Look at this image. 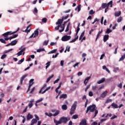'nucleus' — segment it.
<instances>
[{"label":"nucleus","instance_id":"1","mask_svg":"<svg viewBox=\"0 0 125 125\" xmlns=\"http://www.w3.org/2000/svg\"><path fill=\"white\" fill-rule=\"evenodd\" d=\"M95 108H96V105H95V104H93V105L89 106L87 108L86 113L87 114V113H88L89 111L91 113H92L93 112H94V111H95V115L94 116V118H95V117L96 116H97V114H98V110H96Z\"/></svg>","mask_w":125,"mask_h":125},{"label":"nucleus","instance_id":"2","mask_svg":"<svg viewBox=\"0 0 125 125\" xmlns=\"http://www.w3.org/2000/svg\"><path fill=\"white\" fill-rule=\"evenodd\" d=\"M54 123L56 125H61L62 124H67V117H62L59 121L54 119Z\"/></svg>","mask_w":125,"mask_h":125},{"label":"nucleus","instance_id":"3","mask_svg":"<svg viewBox=\"0 0 125 125\" xmlns=\"http://www.w3.org/2000/svg\"><path fill=\"white\" fill-rule=\"evenodd\" d=\"M20 28L18 27V29L16 31H14V32H13L12 31H8L7 32H5V33L3 34L2 35V36H3V37H4V38H7V37H8V36H10L11 35H14V34H16V33H17V32H18L20 30Z\"/></svg>","mask_w":125,"mask_h":125},{"label":"nucleus","instance_id":"4","mask_svg":"<svg viewBox=\"0 0 125 125\" xmlns=\"http://www.w3.org/2000/svg\"><path fill=\"white\" fill-rule=\"evenodd\" d=\"M110 7H113V1H110L108 3H103L102 4V7L103 9L104 8H107V9H109V6H110Z\"/></svg>","mask_w":125,"mask_h":125},{"label":"nucleus","instance_id":"5","mask_svg":"<svg viewBox=\"0 0 125 125\" xmlns=\"http://www.w3.org/2000/svg\"><path fill=\"white\" fill-rule=\"evenodd\" d=\"M77 104L78 103L77 101L74 102L70 109V115H73V114H75V111H76V109H77Z\"/></svg>","mask_w":125,"mask_h":125},{"label":"nucleus","instance_id":"6","mask_svg":"<svg viewBox=\"0 0 125 125\" xmlns=\"http://www.w3.org/2000/svg\"><path fill=\"white\" fill-rule=\"evenodd\" d=\"M70 40H71V36L68 35H64L62 38V42H67V41Z\"/></svg>","mask_w":125,"mask_h":125},{"label":"nucleus","instance_id":"7","mask_svg":"<svg viewBox=\"0 0 125 125\" xmlns=\"http://www.w3.org/2000/svg\"><path fill=\"white\" fill-rule=\"evenodd\" d=\"M79 125H87V123H86V119L85 118L83 119L80 122Z\"/></svg>","mask_w":125,"mask_h":125},{"label":"nucleus","instance_id":"8","mask_svg":"<svg viewBox=\"0 0 125 125\" xmlns=\"http://www.w3.org/2000/svg\"><path fill=\"white\" fill-rule=\"evenodd\" d=\"M27 76H28V75L25 74V75H23L21 77V82H20L21 84H23V81H24V80H25V78L27 77Z\"/></svg>","mask_w":125,"mask_h":125},{"label":"nucleus","instance_id":"9","mask_svg":"<svg viewBox=\"0 0 125 125\" xmlns=\"http://www.w3.org/2000/svg\"><path fill=\"white\" fill-rule=\"evenodd\" d=\"M33 118H34V116L31 114L28 113L26 116V120H27V121H30V120L33 119Z\"/></svg>","mask_w":125,"mask_h":125},{"label":"nucleus","instance_id":"10","mask_svg":"<svg viewBox=\"0 0 125 125\" xmlns=\"http://www.w3.org/2000/svg\"><path fill=\"white\" fill-rule=\"evenodd\" d=\"M103 32V29H101V31H99L97 35V37L96 38V41H97V40H98V38H99V36H100V35H101V34H102V33Z\"/></svg>","mask_w":125,"mask_h":125},{"label":"nucleus","instance_id":"11","mask_svg":"<svg viewBox=\"0 0 125 125\" xmlns=\"http://www.w3.org/2000/svg\"><path fill=\"white\" fill-rule=\"evenodd\" d=\"M63 19H59L58 20V21L56 22V24L57 25H60V26H61V25L62 24V23H63Z\"/></svg>","mask_w":125,"mask_h":125},{"label":"nucleus","instance_id":"12","mask_svg":"<svg viewBox=\"0 0 125 125\" xmlns=\"http://www.w3.org/2000/svg\"><path fill=\"white\" fill-rule=\"evenodd\" d=\"M109 40V35H105L104 36V42H106Z\"/></svg>","mask_w":125,"mask_h":125},{"label":"nucleus","instance_id":"13","mask_svg":"<svg viewBox=\"0 0 125 125\" xmlns=\"http://www.w3.org/2000/svg\"><path fill=\"white\" fill-rule=\"evenodd\" d=\"M89 80H90V76L89 77H86L84 81V84H85V85H86L87 83H88V81H89Z\"/></svg>","mask_w":125,"mask_h":125},{"label":"nucleus","instance_id":"14","mask_svg":"<svg viewBox=\"0 0 125 125\" xmlns=\"http://www.w3.org/2000/svg\"><path fill=\"white\" fill-rule=\"evenodd\" d=\"M106 95H107V91H105L101 94L100 97L102 98H105V97H106Z\"/></svg>","mask_w":125,"mask_h":125},{"label":"nucleus","instance_id":"15","mask_svg":"<svg viewBox=\"0 0 125 125\" xmlns=\"http://www.w3.org/2000/svg\"><path fill=\"white\" fill-rule=\"evenodd\" d=\"M31 26H32V24H29L27 27L26 29L25 30V31H23V32H25V33H27L28 34V33H30V31H31V30L29 29V28L30 27H31Z\"/></svg>","mask_w":125,"mask_h":125},{"label":"nucleus","instance_id":"16","mask_svg":"<svg viewBox=\"0 0 125 125\" xmlns=\"http://www.w3.org/2000/svg\"><path fill=\"white\" fill-rule=\"evenodd\" d=\"M34 100L32 99L29 102V104H28V106L29 107V108L31 109L32 107H33V102H34Z\"/></svg>","mask_w":125,"mask_h":125},{"label":"nucleus","instance_id":"17","mask_svg":"<svg viewBox=\"0 0 125 125\" xmlns=\"http://www.w3.org/2000/svg\"><path fill=\"white\" fill-rule=\"evenodd\" d=\"M17 42H18V41H17V40H15L12 41L11 42V43L12 44V46H13V45H16V44H17Z\"/></svg>","mask_w":125,"mask_h":125},{"label":"nucleus","instance_id":"18","mask_svg":"<svg viewBox=\"0 0 125 125\" xmlns=\"http://www.w3.org/2000/svg\"><path fill=\"white\" fill-rule=\"evenodd\" d=\"M65 25H66L65 23H63L62 24V26L61 25V28H62V30H60L59 31V32H60V33H62V32H63V31H64V29H65Z\"/></svg>","mask_w":125,"mask_h":125},{"label":"nucleus","instance_id":"19","mask_svg":"<svg viewBox=\"0 0 125 125\" xmlns=\"http://www.w3.org/2000/svg\"><path fill=\"white\" fill-rule=\"evenodd\" d=\"M105 78H102L101 80H100V81H99L97 82V83H98V84H100V83H104V82L105 81Z\"/></svg>","mask_w":125,"mask_h":125},{"label":"nucleus","instance_id":"20","mask_svg":"<svg viewBox=\"0 0 125 125\" xmlns=\"http://www.w3.org/2000/svg\"><path fill=\"white\" fill-rule=\"evenodd\" d=\"M66 97H67V94H62L60 97V99H62V98H64L65 99H66Z\"/></svg>","mask_w":125,"mask_h":125},{"label":"nucleus","instance_id":"21","mask_svg":"<svg viewBox=\"0 0 125 125\" xmlns=\"http://www.w3.org/2000/svg\"><path fill=\"white\" fill-rule=\"evenodd\" d=\"M53 77H54V75H52L51 76H50L46 80V83H48L49 82V81H50V80H51V79H52V78H53Z\"/></svg>","mask_w":125,"mask_h":125},{"label":"nucleus","instance_id":"22","mask_svg":"<svg viewBox=\"0 0 125 125\" xmlns=\"http://www.w3.org/2000/svg\"><path fill=\"white\" fill-rule=\"evenodd\" d=\"M62 110H67L68 109V106L66 104H63L62 106Z\"/></svg>","mask_w":125,"mask_h":125},{"label":"nucleus","instance_id":"23","mask_svg":"<svg viewBox=\"0 0 125 125\" xmlns=\"http://www.w3.org/2000/svg\"><path fill=\"white\" fill-rule=\"evenodd\" d=\"M38 121H37V120L36 119H33L31 121V125H34V124H36V123H37Z\"/></svg>","mask_w":125,"mask_h":125},{"label":"nucleus","instance_id":"24","mask_svg":"<svg viewBox=\"0 0 125 125\" xmlns=\"http://www.w3.org/2000/svg\"><path fill=\"white\" fill-rule=\"evenodd\" d=\"M111 106H112V107H113L114 108H115L116 109L119 108V105H118L117 104H115L114 103H112L111 104Z\"/></svg>","mask_w":125,"mask_h":125},{"label":"nucleus","instance_id":"25","mask_svg":"<svg viewBox=\"0 0 125 125\" xmlns=\"http://www.w3.org/2000/svg\"><path fill=\"white\" fill-rule=\"evenodd\" d=\"M34 79H31L29 81V85H31V86H32L33 85V84H34Z\"/></svg>","mask_w":125,"mask_h":125},{"label":"nucleus","instance_id":"26","mask_svg":"<svg viewBox=\"0 0 125 125\" xmlns=\"http://www.w3.org/2000/svg\"><path fill=\"white\" fill-rule=\"evenodd\" d=\"M50 87H51L50 86L47 87L45 90H44L43 92H42V94H43V93H45V92H46L47 90H49V89H50Z\"/></svg>","mask_w":125,"mask_h":125},{"label":"nucleus","instance_id":"27","mask_svg":"<svg viewBox=\"0 0 125 125\" xmlns=\"http://www.w3.org/2000/svg\"><path fill=\"white\" fill-rule=\"evenodd\" d=\"M35 36H34V38H36V37L38 36L39 35V31L35 30L34 31Z\"/></svg>","mask_w":125,"mask_h":125},{"label":"nucleus","instance_id":"28","mask_svg":"<svg viewBox=\"0 0 125 125\" xmlns=\"http://www.w3.org/2000/svg\"><path fill=\"white\" fill-rule=\"evenodd\" d=\"M56 51H57V49H54L53 50H51L50 52H49L48 53V54H51L52 53H55Z\"/></svg>","mask_w":125,"mask_h":125},{"label":"nucleus","instance_id":"29","mask_svg":"<svg viewBox=\"0 0 125 125\" xmlns=\"http://www.w3.org/2000/svg\"><path fill=\"white\" fill-rule=\"evenodd\" d=\"M79 32H80V23H79L78 26H77V29L76 30V36L79 34Z\"/></svg>","mask_w":125,"mask_h":125},{"label":"nucleus","instance_id":"30","mask_svg":"<svg viewBox=\"0 0 125 125\" xmlns=\"http://www.w3.org/2000/svg\"><path fill=\"white\" fill-rule=\"evenodd\" d=\"M59 111L57 110L56 111V112L53 114V117H56V116H58V115H59Z\"/></svg>","mask_w":125,"mask_h":125},{"label":"nucleus","instance_id":"31","mask_svg":"<svg viewBox=\"0 0 125 125\" xmlns=\"http://www.w3.org/2000/svg\"><path fill=\"white\" fill-rule=\"evenodd\" d=\"M78 118H79V115H78V114L74 115L72 117V119H74V120H76V119H78Z\"/></svg>","mask_w":125,"mask_h":125},{"label":"nucleus","instance_id":"32","mask_svg":"<svg viewBox=\"0 0 125 125\" xmlns=\"http://www.w3.org/2000/svg\"><path fill=\"white\" fill-rule=\"evenodd\" d=\"M120 15H121V11L117 12L115 13V16H116V17H118L120 16Z\"/></svg>","mask_w":125,"mask_h":125},{"label":"nucleus","instance_id":"33","mask_svg":"<svg viewBox=\"0 0 125 125\" xmlns=\"http://www.w3.org/2000/svg\"><path fill=\"white\" fill-rule=\"evenodd\" d=\"M48 42H49V40L45 41L43 43V45H47Z\"/></svg>","mask_w":125,"mask_h":125},{"label":"nucleus","instance_id":"34","mask_svg":"<svg viewBox=\"0 0 125 125\" xmlns=\"http://www.w3.org/2000/svg\"><path fill=\"white\" fill-rule=\"evenodd\" d=\"M0 42L2 43H4V44L6 43V42H5V40H4V39H3L2 38L0 39Z\"/></svg>","mask_w":125,"mask_h":125},{"label":"nucleus","instance_id":"35","mask_svg":"<svg viewBox=\"0 0 125 125\" xmlns=\"http://www.w3.org/2000/svg\"><path fill=\"white\" fill-rule=\"evenodd\" d=\"M110 33H112V30H110V29L107 28L106 31H105V33L110 34Z\"/></svg>","mask_w":125,"mask_h":125},{"label":"nucleus","instance_id":"36","mask_svg":"<svg viewBox=\"0 0 125 125\" xmlns=\"http://www.w3.org/2000/svg\"><path fill=\"white\" fill-rule=\"evenodd\" d=\"M18 37V34H14L13 36L10 37L11 40L12 39H15V38H17Z\"/></svg>","mask_w":125,"mask_h":125},{"label":"nucleus","instance_id":"37","mask_svg":"<svg viewBox=\"0 0 125 125\" xmlns=\"http://www.w3.org/2000/svg\"><path fill=\"white\" fill-rule=\"evenodd\" d=\"M37 52H42V51H45V50L43 48L39 49L37 50Z\"/></svg>","mask_w":125,"mask_h":125},{"label":"nucleus","instance_id":"38","mask_svg":"<svg viewBox=\"0 0 125 125\" xmlns=\"http://www.w3.org/2000/svg\"><path fill=\"white\" fill-rule=\"evenodd\" d=\"M123 21V17H120L118 20L117 22L118 23H120V22H122Z\"/></svg>","mask_w":125,"mask_h":125},{"label":"nucleus","instance_id":"39","mask_svg":"<svg viewBox=\"0 0 125 125\" xmlns=\"http://www.w3.org/2000/svg\"><path fill=\"white\" fill-rule=\"evenodd\" d=\"M50 62H48L46 63V65L45 67L46 69H47V68H48V67L50 66Z\"/></svg>","mask_w":125,"mask_h":125},{"label":"nucleus","instance_id":"40","mask_svg":"<svg viewBox=\"0 0 125 125\" xmlns=\"http://www.w3.org/2000/svg\"><path fill=\"white\" fill-rule=\"evenodd\" d=\"M98 88V87H97V86H93L92 87V90H97Z\"/></svg>","mask_w":125,"mask_h":125},{"label":"nucleus","instance_id":"41","mask_svg":"<svg viewBox=\"0 0 125 125\" xmlns=\"http://www.w3.org/2000/svg\"><path fill=\"white\" fill-rule=\"evenodd\" d=\"M47 21V19H46V18H44L42 19V22H43V23H46Z\"/></svg>","mask_w":125,"mask_h":125},{"label":"nucleus","instance_id":"42","mask_svg":"<svg viewBox=\"0 0 125 125\" xmlns=\"http://www.w3.org/2000/svg\"><path fill=\"white\" fill-rule=\"evenodd\" d=\"M94 13H95V12L93 11V10H90V11H89L90 15H92L94 14Z\"/></svg>","mask_w":125,"mask_h":125},{"label":"nucleus","instance_id":"43","mask_svg":"<svg viewBox=\"0 0 125 125\" xmlns=\"http://www.w3.org/2000/svg\"><path fill=\"white\" fill-rule=\"evenodd\" d=\"M125 55H124L123 56H122L121 57V58L119 59V61H123V60H124V59H125Z\"/></svg>","mask_w":125,"mask_h":125},{"label":"nucleus","instance_id":"44","mask_svg":"<svg viewBox=\"0 0 125 125\" xmlns=\"http://www.w3.org/2000/svg\"><path fill=\"white\" fill-rule=\"evenodd\" d=\"M69 17V15H67L66 17H62V19H63V21H64V20H66V19H67Z\"/></svg>","mask_w":125,"mask_h":125},{"label":"nucleus","instance_id":"45","mask_svg":"<svg viewBox=\"0 0 125 125\" xmlns=\"http://www.w3.org/2000/svg\"><path fill=\"white\" fill-rule=\"evenodd\" d=\"M118 87H119L120 88H122L123 87V83H121L117 85Z\"/></svg>","mask_w":125,"mask_h":125},{"label":"nucleus","instance_id":"46","mask_svg":"<svg viewBox=\"0 0 125 125\" xmlns=\"http://www.w3.org/2000/svg\"><path fill=\"white\" fill-rule=\"evenodd\" d=\"M59 81H60V79L58 78L56 80H55L54 82V84H55V83H58V82H59Z\"/></svg>","mask_w":125,"mask_h":125},{"label":"nucleus","instance_id":"47","mask_svg":"<svg viewBox=\"0 0 125 125\" xmlns=\"http://www.w3.org/2000/svg\"><path fill=\"white\" fill-rule=\"evenodd\" d=\"M23 52L21 51H20L17 54V55H18V56H20V55H22V53Z\"/></svg>","mask_w":125,"mask_h":125},{"label":"nucleus","instance_id":"48","mask_svg":"<svg viewBox=\"0 0 125 125\" xmlns=\"http://www.w3.org/2000/svg\"><path fill=\"white\" fill-rule=\"evenodd\" d=\"M60 27L61 28V26L60 25H58L57 26H56L55 27V30H59V27Z\"/></svg>","mask_w":125,"mask_h":125},{"label":"nucleus","instance_id":"49","mask_svg":"<svg viewBox=\"0 0 125 125\" xmlns=\"http://www.w3.org/2000/svg\"><path fill=\"white\" fill-rule=\"evenodd\" d=\"M6 57V54H3V55H2L0 59H4V58H5Z\"/></svg>","mask_w":125,"mask_h":125},{"label":"nucleus","instance_id":"50","mask_svg":"<svg viewBox=\"0 0 125 125\" xmlns=\"http://www.w3.org/2000/svg\"><path fill=\"white\" fill-rule=\"evenodd\" d=\"M89 96H90V97L93 96V93H92V92L91 91L89 92Z\"/></svg>","mask_w":125,"mask_h":125},{"label":"nucleus","instance_id":"51","mask_svg":"<svg viewBox=\"0 0 125 125\" xmlns=\"http://www.w3.org/2000/svg\"><path fill=\"white\" fill-rule=\"evenodd\" d=\"M61 85H62V82L60 83L58 87L57 88V89H59V88H60V87H61Z\"/></svg>","mask_w":125,"mask_h":125},{"label":"nucleus","instance_id":"52","mask_svg":"<svg viewBox=\"0 0 125 125\" xmlns=\"http://www.w3.org/2000/svg\"><path fill=\"white\" fill-rule=\"evenodd\" d=\"M77 9H78V12L81 11V5H79L77 7Z\"/></svg>","mask_w":125,"mask_h":125},{"label":"nucleus","instance_id":"53","mask_svg":"<svg viewBox=\"0 0 125 125\" xmlns=\"http://www.w3.org/2000/svg\"><path fill=\"white\" fill-rule=\"evenodd\" d=\"M112 101H113V100L112 99H108L106 100V103H109V102H112Z\"/></svg>","mask_w":125,"mask_h":125},{"label":"nucleus","instance_id":"54","mask_svg":"<svg viewBox=\"0 0 125 125\" xmlns=\"http://www.w3.org/2000/svg\"><path fill=\"white\" fill-rule=\"evenodd\" d=\"M35 117L36 118L35 120H37V121H39V120H40V118H39V116H38V115L37 114L35 115Z\"/></svg>","mask_w":125,"mask_h":125},{"label":"nucleus","instance_id":"55","mask_svg":"<svg viewBox=\"0 0 125 125\" xmlns=\"http://www.w3.org/2000/svg\"><path fill=\"white\" fill-rule=\"evenodd\" d=\"M42 99H40L39 100H38L37 101H36V103H40V102H42Z\"/></svg>","mask_w":125,"mask_h":125},{"label":"nucleus","instance_id":"56","mask_svg":"<svg viewBox=\"0 0 125 125\" xmlns=\"http://www.w3.org/2000/svg\"><path fill=\"white\" fill-rule=\"evenodd\" d=\"M35 88H36V87H33L32 88V89H31V91L30 92V94L33 93V92L34 91V90H35Z\"/></svg>","mask_w":125,"mask_h":125},{"label":"nucleus","instance_id":"57","mask_svg":"<svg viewBox=\"0 0 125 125\" xmlns=\"http://www.w3.org/2000/svg\"><path fill=\"white\" fill-rule=\"evenodd\" d=\"M104 20V17H102L101 21L102 25H103V21Z\"/></svg>","mask_w":125,"mask_h":125},{"label":"nucleus","instance_id":"58","mask_svg":"<svg viewBox=\"0 0 125 125\" xmlns=\"http://www.w3.org/2000/svg\"><path fill=\"white\" fill-rule=\"evenodd\" d=\"M104 56H105V54H103L100 57V60H102V59H103V57H104Z\"/></svg>","mask_w":125,"mask_h":125},{"label":"nucleus","instance_id":"59","mask_svg":"<svg viewBox=\"0 0 125 125\" xmlns=\"http://www.w3.org/2000/svg\"><path fill=\"white\" fill-rule=\"evenodd\" d=\"M116 118H118V116L116 115H114L111 118V120H114V119H116Z\"/></svg>","mask_w":125,"mask_h":125},{"label":"nucleus","instance_id":"60","mask_svg":"<svg viewBox=\"0 0 125 125\" xmlns=\"http://www.w3.org/2000/svg\"><path fill=\"white\" fill-rule=\"evenodd\" d=\"M10 40V41H11V37H9V38H5V39H4V41H8V40Z\"/></svg>","mask_w":125,"mask_h":125},{"label":"nucleus","instance_id":"61","mask_svg":"<svg viewBox=\"0 0 125 125\" xmlns=\"http://www.w3.org/2000/svg\"><path fill=\"white\" fill-rule=\"evenodd\" d=\"M55 44H56V43H55L54 42H52L50 43V45L51 46H53V45H55Z\"/></svg>","mask_w":125,"mask_h":125},{"label":"nucleus","instance_id":"62","mask_svg":"<svg viewBox=\"0 0 125 125\" xmlns=\"http://www.w3.org/2000/svg\"><path fill=\"white\" fill-rule=\"evenodd\" d=\"M86 56V54L85 53H83L82 54V57H83V58H85Z\"/></svg>","mask_w":125,"mask_h":125},{"label":"nucleus","instance_id":"63","mask_svg":"<svg viewBox=\"0 0 125 125\" xmlns=\"http://www.w3.org/2000/svg\"><path fill=\"white\" fill-rule=\"evenodd\" d=\"M61 66H64V61H61Z\"/></svg>","mask_w":125,"mask_h":125},{"label":"nucleus","instance_id":"64","mask_svg":"<svg viewBox=\"0 0 125 125\" xmlns=\"http://www.w3.org/2000/svg\"><path fill=\"white\" fill-rule=\"evenodd\" d=\"M98 125V124L97 122H94L91 124V125Z\"/></svg>","mask_w":125,"mask_h":125}]
</instances>
